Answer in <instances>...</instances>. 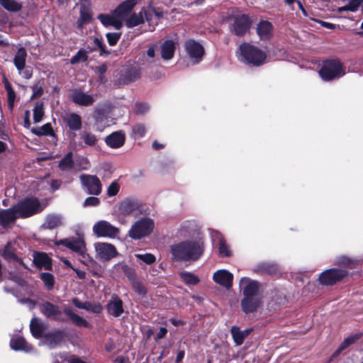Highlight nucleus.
Returning a JSON list of instances; mask_svg holds the SVG:
<instances>
[{"label": "nucleus", "mask_w": 363, "mask_h": 363, "mask_svg": "<svg viewBox=\"0 0 363 363\" xmlns=\"http://www.w3.org/2000/svg\"><path fill=\"white\" fill-rule=\"evenodd\" d=\"M204 250L201 239L185 240L171 246L172 259L177 261H196L200 258Z\"/></svg>", "instance_id": "obj_1"}, {"label": "nucleus", "mask_w": 363, "mask_h": 363, "mask_svg": "<svg viewBox=\"0 0 363 363\" xmlns=\"http://www.w3.org/2000/svg\"><path fill=\"white\" fill-rule=\"evenodd\" d=\"M162 16V12L157 11L153 8H143L138 13L130 14L125 21V25L131 28L144 23L146 21L149 26L154 28Z\"/></svg>", "instance_id": "obj_2"}, {"label": "nucleus", "mask_w": 363, "mask_h": 363, "mask_svg": "<svg viewBox=\"0 0 363 363\" xmlns=\"http://www.w3.org/2000/svg\"><path fill=\"white\" fill-rule=\"evenodd\" d=\"M240 61L253 66H260L266 62L267 54L257 46L249 43H243L239 48Z\"/></svg>", "instance_id": "obj_3"}, {"label": "nucleus", "mask_w": 363, "mask_h": 363, "mask_svg": "<svg viewBox=\"0 0 363 363\" xmlns=\"http://www.w3.org/2000/svg\"><path fill=\"white\" fill-rule=\"evenodd\" d=\"M56 245H64L72 252L77 253L83 260L82 262L88 261L89 256L86 252V246L82 235H77L76 237H70L55 242Z\"/></svg>", "instance_id": "obj_4"}, {"label": "nucleus", "mask_w": 363, "mask_h": 363, "mask_svg": "<svg viewBox=\"0 0 363 363\" xmlns=\"http://www.w3.org/2000/svg\"><path fill=\"white\" fill-rule=\"evenodd\" d=\"M155 227L154 221L149 218H143L131 226L128 236L133 240H139L149 235Z\"/></svg>", "instance_id": "obj_5"}, {"label": "nucleus", "mask_w": 363, "mask_h": 363, "mask_svg": "<svg viewBox=\"0 0 363 363\" xmlns=\"http://www.w3.org/2000/svg\"><path fill=\"white\" fill-rule=\"evenodd\" d=\"M345 73L341 63L335 60L325 61L319 70V75L324 81H330L340 78L342 77Z\"/></svg>", "instance_id": "obj_6"}, {"label": "nucleus", "mask_w": 363, "mask_h": 363, "mask_svg": "<svg viewBox=\"0 0 363 363\" xmlns=\"http://www.w3.org/2000/svg\"><path fill=\"white\" fill-rule=\"evenodd\" d=\"M14 207L20 218L30 217L41 211L43 208L39 201L35 198H26L18 203Z\"/></svg>", "instance_id": "obj_7"}, {"label": "nucleus", "mask_w": 363, "mask_h": 363, "mask_svg": "<svg viewBox=\"0 0 363 363\" xmlns=\"http://www.w3.org/2000/svg\"><path fill=\"white\" fill-rule=\"evenodd\" d=\"M347 272L340 269H329L323 272L318 277L320 284L325 286H332L338 281H340L346 275Z\"/></svg>", "instance_id": "obj_8"}, {"label": "nucleus", "mask_w": 363, "mask_h": 363, "mask_svg": "<svg viewBox=\"0 0 363 363\" xmlns=\"http://www.w3.org/2000/svg\"><path fill=\"white\" fill-rule=\"evenodd\" d=\"M93 233L97 237L113 238L118 235L119 229L109 222L101 220L93 225Z\"/></svg>", "instance_id": "obj_9"}, {"label": "nucleus", "mask_w": 363, "mask_h": 363, "mask_svg": "<svg viewBox=\"0 0 363 363\" xmlns=\"http://www.w3.org/2000/svg\"><path fill=\"white\" fill-rule=\"evenodd\" d=\"M83 189L89 194L99 195L102 186L99 179L95 175L82 174L79 177Z\"/></svg>", "instance_id": "obj_10"}, {"label": "nucleus", "mask_w": 363, "mask_h": 363, "mask_svg": "<svg viewBox=\"0 0 363 363\" xmlns=\"http://www.w3.org/2000/svg\"><path fill=\"white\" fill-rule=\"evenodd\" d=\"M185 50L193 63H199L204 55L203 46L194 40H188L184 44Z\"/></svg>", "instance_id": "obj_11"}, {"label": "nucleus", "mask_w": 363, "mask_h": 363, "mask_svg": "<svg viewBox=\"0 0 363 363\" xmlns=\"http://www.w3.org/2000/svg\"><path fill=\"white\" fill-rule=\"evenodd\" d=\"M138 0H126L118 5L113 11V15L123 23L130 16L133 9L137 4Z\"/></svg>", "instance_id": "obj_12"}, {"label": "nucleus", "mask_w": 363, "mask_h": 363, "mask_svg": "<svg viewBox=\"0 0 363 363\" xmlns=\"http://www.w3.org/2000/svg\"><path fill=\"white\" fill-rule=\"evenodd\" d=\"M239 287L244 297L259 296L258 283L248 277H242L240 280Z\"/></svg>", "instance_id": "obj_13"}, {"label": "nucleus", "mask_w": 363, "mask_h": 363, "mask_svg": "<svg viewBox=\"0 0 363 363\" xmlns=\"http://www.w3.org/2000/svg\"><path fill=\"white\" fill-rule=\"evenodd\" d=\"M94 248L96 255L100 259L108 260L116 255L115 247L109 243L96 242L94 244Z\"/></svg>", "instance_id": "obj_14"}, {"label": "nucleus", "mask_w": 363, "mask_h": 363, "mask_svg": "<svg viewBox=\"0 0 363 363\" xmlns=\"http://www.w3.org/2000/svg\"><path fill=\"white\" fill-rule=\"evenodd\" d=\"M262 304L260 296L244 297L241 300V308L245 313L257 311Z\"/></svg>", "instance_id": "obj_15"}, {"label": "nucleus", "mask_w": 363, "mask_h": 363, "mask_svg": "<svg viewBox=\"0 0 363 363\" xmlns=\"http://www.w3.org/2000/svg\"><path fill=\"white\" fill-rule=\"evenodd\" d=\"M250 26L249 18L245 15H240L235 18L231 30L237 35H242L248 30Z\"/></svg>", "instance_id": "obj_16"}, {"label": "nucleus", "mask_w": 363, "mask_h": 363, "mask_svg": "<svg viewBox=\"0 0 363 363\" xmlns=\"http://www.w3.org/2000/svg\"><path fill=\"white\" fill-rule=\"evenodd\" d=\"M211 235L213 242L218 246L219 255L222 257H229L230 250L223 235L216 230H213Z\"/></svg>", "instance_id": "obj_17"}, {"label": "nucleus", "mask_w": 363, "mask_h": 363, "mask_svg": "<svg viewBox=\"0 0 363 363\" xmlns=\"http://www.w3.org/2000/svg\"><path fill=\"white\" fill-rule=\"evenodd\" d=\"M233 279V274L226 269L218 270L213 274V279L216 283L227 289L231 287Z\"/></svg>", "instance_id": "obj_18"}, {"label": "nucleus", "mask_w": 363, "mask_h": 363, "mask_svg": "<svg viewBox=\"0 0 363 363\" xmlns=\"http://www.w3.org/2000/svg\"><path fill=\"white\" fill-rule=\"evenodd\" d=\"M63 333L62 331H55L45 334L43 340L40 342V345H47L50 348L57 347L63 340Z\"/></svg>", "instance_id": "obj_19"}, {"label": "nucleus", "mask_w": 363, "mask_h": 363, "mask_svg": "<svg viewBox=\"0 0 363 363\" xmlns=\"http://www.w3.org/2000/svg\"><path fill=\"white\" fill-rule=\"evenodd\" d=\"M10 347L15 351L31 352L33 350L31 345L28 344L23 337L18 335H13L11 337Z\"/></svg>", "instance_id": "obj_20"}, {"label": "nucleus", "mask_w": 363, "mask_h": 363, "mask_svg": "<svg viewBox=\"0 0 363 363\" xmlns=\"http://www.w3.org/2000/svg\"><path fill=\"white\" fill-rule=\"evenodd\" d=\"M125 141V135L123 131H116L105 138L106 145L111 148L122 147Z\"/></svg>", "instance_id": "obj_21"}, {"label": "nucleus", "mask_w": 363, "mask_h": 363, "mask_svg": "<svg viewBox=\"0 0 363 363\" xmlns=\"http://www.w3.org/2000/svg\"><path fill=\"white\" fill-rule=\"evenodd\" d=\"M98 138L94 133L83 130L79 133L78 146L81 148L94 147L98 143Z\"/></svg>", "instance_id": "obj_22"}, {"label": "nucleus", "mask_w": 363, "mask_h": 363, "mask_svg": "<svg viewBox=\"0 0 363 363\" xmlns=\"http://www.w3.org/2000/svg\"><path fill=\"white\" fill-rule=\"evenodd\" d=\"M72 100L77 104L80 106H90L94 101V96L87 94L80 90H74L71 94Z\"/></svg>", "instance_id": "obj_23"}, {"label": "nucleus", "mask_w": 363, "mask_h": 363, "mask_svg": "<svg viewBox=\"0 0 363 363\" xmlns=\"http://www.w3.org/2000/svg\"><path fill=\"white\" fill-rule=\"evenodd\" d=\"M14 206L9 209L0 211V225L4 228L9 226L16 219L20 218Z\"/></svg>", "instance_id": "obj_24"}, {"label": "nucleus", "mask_w": 363, "mask_h": 363, "mask_svg": "<svg viewBox=\"0 0 363 363\" xmlns=\"http://www.w3.org/2000/svg\"><path fill=\"white\" fill-rule=\"evenodd\" d=\"M40 311L43 315L49 318L58 320L59 316L61 315V311L58 306L48 301L43 302L40 305Z\"/></svg>", "instance_id": "obj_25"}, {"label": "nucleus", "mask_w": 363, "mask_h": 363, "mask_svg": "<svg viewBox=\"0 0 363 363\" xmlns=\"http://www.w3.org/2000/svg\"><path fill=\"white\" fill-rule=\"evenodd\" d=\"M139 203L137 201L133 199H125L123 201L119 206L121 213L125 216L132 215L139 210Z\"/></svg>", "instance_id": "obj_26"}, {"label": "nucleus", "mask_w": 363, "mask_h": 363, "mask_svg": "<svg viewBox=\"0 0 363 363\" xmlns=\"http://www.w3.org/2000/svg\"><path fill=\"white\" fill-rule=\"evenodd\" d=\"M33 262L35 266L40 269L49 270L52 267L51 259L44 252H35Z\"/></svg>", "instance_id": "obj_27"}, {"label": "nucleus", "mask_w": 363, "mask_h": 363, "mask_svg": "<svg viewBox=\"0 0 363 363\" xmlns=\"http://www.w3.org/2000/svg\"><path fill=\"white\" fill-rule=\"evenodd\" d=\"M273 26L267 21H260L257 26V33L261 40L269 39L272 34Z\"/></svg>", "instance_id": "obj_28"}, {"label": "nucleus", "mask_w": 363, "mask_h": 363, "mask_svg": "<svg viewBox=\"0 0 363 363\" xmlns=\"http://www.w3.org/2000/svg\"><path fill=\"white\" fill-rule=\"evenodd\" d=\"M64 218L61 214L52 213L46 216L45 221L43 226L48 229H54L62 225Z\"/></svg>", "instance_id": "obj_29"}, {"label": "nucleus", "mask_w": 363, "mask_h": 363, "mask_svg": "<svg viewBox=\"0 0 363 363\" xmlns=\"http://www.w3.org/2000/svg\"><path fill=\"white\" fill-rule=\"evenodd\" d=\"M252 330V328H248L244 330H240L239 327L233 326L230 329V333L235 345L237 346L241 345L243 343L244 340L250 335Z\"/></svg>", "instance_id": "obj_30"}, {"label": "nucleus", "mask_w": 363, "mask_h": 363, "mask_svg": "<svg viewBox=\"0 0 363 363\" xmlns=\"http://www.w3.org/2000/svg\"><path fill=\"white\" fill-rule=\"evenodd\" d=\"M72 303L77 308L84 309L87 311L99 313L102 311V307L99 303H92L89 301L81 302L77 298L72 299Z\"/></svg>", "instance_id": "obj_31"}, {"label": "nucleus", "mask_w": 363, "mask_h": 363, "mask_svg": "<svg viewBox=\"0 0 363 363\" xmlns=\"http://www.w3.org/2000/svg\"><path fill=\"white\" fill-rule=\"evenodd\" d=\"M101 23L106 26H113L116 30H120L122 28V23L116 16L113 15V12L110 15L100 14L98 16Z\"/></svg>", "instance_id": "obj_32"}, {"label": "nucleus", "mask_w": 363, "mask_h": 363, "mask_svg": "<svg viewBox=\"0 0 363 363\" xmlns=\"http://www.w3.org/2000/svg\"><path fill=\"white\" fill-rule=\"evenodd\" d=\"M107 310L109 314L118 317L123 312V302L118 297L113 298L107 305Z\"/></svg>", "instance_id": "obj_33"}, {"label": "nucleus", "mask_w": 363, "mask_h": 363, "mask_svg": "<svg viewBox=\"0 0 363 363\" xmlns=\"http://www.w3.org/2000/svg\"><path fill=\"white\" fill-rule=\"evenodd\" d=\"M30 330L34 337L40 338L43 337V333L45 330V325L38 318H33L30 323Z\"/></svg>", "instance_id": "obj_34"}, {"label": "nucleus", "mask_w": 363, "mask_h": 363, "mask_svg": "<svg viewBox=\"0 0 363 363\" xmlns=\"http://www.w3.org/2000/svg\"><path fill=\"white\" fill-rule=\"evenodd\" d=\"M26 57V50L23 48H18L14 57L13 62L19 74H21V71L25 68Z\"/></svg>", "instance_id": "obj_35"}, {"label": "nucleus", "mask_w": 363, "mask_h": 363, "mask_svg": "<svg viewBox=\"0 0 363 363\" xmlns=\"http://www.w3.org/2000/svg\"><path fill=\"white\" fill-rule=\"evenodd\" d=\"M140 77V69L135 67L128 68L124 74L122 75L121 81L123 84H128Z\"/></svg>", "instance_id": "obj_36"}, {"label": "nucleus", "mask_w": 363, "mask_h": 363, "mask_svg": "<svg viewBox=\"0 0 363 363\" xmlns=\"http://www.w3.org/2000/svg\"><path fill=\"white\" fill-rule=\"evenodd\" d=\"M175 51V43L172 40H166L161 47V55L165 60L172 58Z\"/></svg>", "instance_id": "obj_37"}, {"label": "nucleus", "mask_w": 363, "mask_h": 363, "mask_svg": "<svg viewBox=\"0 0 363 363\" xmlns=\"http://www.w3.org/2000/svg\"><path fill=\"white\" fill-rule=\"evenodd\" d=\"M94 117L96 123L101 125H108L110 121L109 111L106 109H96L94 112Z\"/></svg>", "instance_id": "obj_38"}, {"label": "nucleus", "mask_w": 363, "mask_h": 363, "mask_svg": "<svg viewBox=\"0 0 363 363\" xmlns=\"http://www.w3.org/2000/svg\"><path fill=\"white\" fill-rule=\"evenodd\" d=\"M66 123L72 130H78L82 128V120L79 115L71 113L67 116Z\"/></svg>", "instance_id": "obj_39"}, {"label": "nucleus", "mask_w": 363, "mask_h": 363, "mask_svg": "<svg viewBox=\"0 0 363 363\" xmlns=\"http://www.w3.org/2000/svg\"><path fill=\"white\" fill-rule=\"evenodd\" d=\"M360 336L361 335L359 334H355L345 338L343 342L340 345L338 349L333 353L332 357L335 358L337 356H338L342 350H344L350 345L353 344L356 340L359 339Z\"/></svg>", "instance_id": "obj_40"}, {"label": "nucleus", "mask_w": 363, "mask_h": 363, "mask_svg": "<svg viewBox=\"0 0 363 363\" xmlns=\"http://www.w3.org/2000/svg\"><path fill=\"white\" fill-rule=\"evenodd\" d=\"M0 5L11 12L19 11L22 8L21 3L16 0H0Z\"/></svg>", "instance_id": "obj_41"}, {"label": "nucleus", "mask_w": 363, "mask_h": 363, "mask_svg": "<svg viewBox=\"0 0 363 363\" xmlns=\"http://www.w3.org/2000/svg\"><path fill=\"white\" fill-rule=\"evenodd\" d=\"M194 227L195 225L194 222L185 221L181 225L178 230L177 235L183 238L188 237L191 235V232L194 230Z\"/></svg>", "instance_id": "obj_42"}, {"label": "nucleus", "mask_w": 363, "mask_h": 363, "mask_svg": "<svg viewBox=\"0 0 363 363\" xmlns=\"http://www.w3.org/2000/svg\"><path fill=\"white\" fill-rule=\"evenodd\" d=\"M181 279L187 285H196L199 282V278L195 274L189 272L179 273Z\"/></svg>", "instance_id": "obj_43"}, {"label": "nucleus", "mask_w": 363, "mask_h": 363, "mask_svg": "<svg viewBox=\"0 0 363 363\" xmlns=\"http://www.w3.org/2000/svg\"><path fill=\"white\" fill-rule=\"evenodd\" d=\"M360 6V1L359 0H349V3L341 7H338L335 11L337 13H341L343 11H350V12H355L357 11Z\"/></svg>", "instance_id": "obj_44"}, {"label": "nucleus", "mask_w": 363, "mask_h": 363, "mask_svg": "<svg viewBox=\"0 0 363 363\" xmlns=\"http://www.w3.org/2000/svg\"><path fill=\"white\" fill-rule=\"evenodd\" d=\"M360 6V1L359 0H349V3L341 7H338L335 11L337 13H341L343 11H350V12H355L357 11Z\"/></svg>", "instance_id": "obj_45"}, {"label": "nucleus", "mask_w": 363, "mask_h": 363, "mask_svg": "<svg viewBox=\"0 0 363 363\" xmlns=\"http://www.w3.org/2000/svg\"><path fill=\"white\" fill-rule=\"evenodd\" d=\"M5 88L7 92L8 107L10 110H12L14 107V103L16 96V93L8 82H6L5 83Z\"/></svg>", "instance_id": "obj_46"}, {"label": "nucleus", "mask_w": 363, "mask_h": 363, "mask_svg": "<svg viewBox=\"0 0 363 363\" xmlns=\"http://www.w3.org/2000/svg\"><path fill=\"white\" fill-rule=\"evenodd\" d=\"M40 277L48 290L50 291L53 288L55 284V278L52 274L48 272H43L40 274Z\"/></svg>", "instance_id": "obj_47"}, {"label": "nucleus", "mask_w": 363, "mask_h": 363, "mask_svg": "<svg viewBox=\"0 0 363 363\" xmlns=\"http://www.w3.org/2000/svg\"><path fill=\"white\" fill-rule=\"evenodd\" d=\"M44 116V108L42 103H37L33 108V120L35 123L42 121Z\"/></svg>", "instance_id": "obj_48"}, {"label": "nucleus", "mask_w": 363, "mask_h": 363, "mask_svg": "<svg viewBox=\"0 0 363 363\" xmlns=\"http://www.w3.org/2000/svg\"><path fill=\"white\" fill-rule=\"evenodd\" d=\"M32 133L36 135H52V129L50 123H46L38 128L32 130Z\"/></svg>", "instance_id": "obj_49"}, {"label": "nucleus", "mask_w": 363, "mask_h": 363, "mask_svg": "<svg viewBox=\"0 0 363 363\" xmlns=\"http://www.w3.org/2000/svg\"><path fill=\"white\" fill-rule=\"evenodd\" d=\"M73 160L72 152H68L60 162L59 167L62 170H67L72 167Z\"/></svg>", "instance_id": "obj_50"}, {"label": "nucleus", "mask_w": 363, "mask_h": 363, "mask_svg": "<svg viewBox=\"0 0 363 363\" xmlns=\"http://www.w3.org/2000/svg\"><path fill=\"white\" fill-rule=\"evenodd\" d=\"M87 58L88 55L86 51L84 50H79L77 53L71 58L70 63L75 65L83 62H85Z\"/></svg>", "instance_id": "obj_51"}, {"label": "nucleus", "mask_w": 363, "mask_h": 363, "mask_svg": "<svg viewBox=\"0 0 363 363\" xmlns=\"http://www.w3.org/2000/svg\"><path fill=\"white\" fill-rule=\"evenodd\" d=\"M135 257L147 264H152L155 262L156 257L151 253L135 254Z\"/></svg>", "instance_id": "obj_52"}, {"label": "nucleus", "mask_w": 363, "mask_h": 363, "mask_svg": "<svg viewBox=\"0 0 363 363\" xmlns=\"http://www.w3.org/2000/svg\"><path fill=\"white\" fill-rule=\"evenodd\" d=\"M120 188V184L117 180L112 182L107 188V195L109 197L116 196L118 193Z\"/></svg>", "instance_id": "obj_53"}, {"label": "nucleus", "mask_w": 363, "mask_h": 363, "mask_svg": "<svg viewBox=\"0 0 363 363\" xmlns=\"http://www.w3.org/2000/svg\"><path fill=\"white\" fill-rule=\"evenodd\" d=\"M146 133V128L143 124H136L133 128V135L135 138H143Z\"/></svg>", "instance_id": "obj_54"}, {"label": "nucleus", "mask_w": 363, "mask_h": 363, "mask_svg": "<svg viewBox=\"0 0 363 363\" xmlns=\"http://www.w3.org/2000/svg\"><path fill=\"white\" fill-rule=\"evenodd\" d=\"M90 20H91L90 14L86 11H82L80 12V16L77 21L78 28H82L83 25L86 23L89 22Z\"/></svg>", "instance_id": "obj_55"}, {"label": "nucleus", "mask_w": 363, "mask_h": 363, "mask_svg": "<svg viewBox=\"0 0 363 363\" xmlns=\"http://www.w3.org/2000/svg\"><path fill=\"white\" fill-rule=\"evenodd\" d=\"M3 256L5 259L9 260L15 259L16 257L13 253V249L10 242L5 246V248L3 251Z\"/></svg>", "instance_id": "obj_56"}, {"label": "nucleus", "mask_w": 363, "mask_h": 363, "mask_svg": "<svg viewBox=\"0 0 363 363\" xmlns=\"http://www.w3.org/2000/svg\"><path fill=\"white\" fill-rule=\"evenodd\" d=\"M121 35V33H106V38L108 44L111 46L115 45L118 41Z\"/></svg>", "instance_id": "obj_57"}, {"label": "nucleus", "mask_w": 363, "mask_h": 363, "mask_svg": "<svg viewBox=\"0 0 363 363\" xmlns=\"http://www.w3.org/2000/svg\"><path fill=\"white\" fill-rule=\"evenodd\" d=\"M71 320L74 324L79 327L87 328L89 325V323L85 319L77 314L73 315V318L71 319Z\"/></svg>", "instance_id": "obj_58"}, {"label": "nucleus", "mask_w": 363, "mask_h": 363, "mask_svg": "<svg viewBox=\"0 0 363 363\" xmlns=\"http://www.w3.org/2000/svg\"><path fill=\"white\" fill-rule=\"evenodd\" d=\"M150 107L145 103H137L135 105V111L138 114H144L148 111Z\"/></svg>", "instance_id": "obj_59"}, {"label": "nucleus", "mask_w": 363, "mask_h": 363, "mask_svg": "<svg viewBox=\"0 0 363 363\" xmlns=\"http://www.w3.org/2000/svg\"><path fill=\"white\" fill-rule=\"evenodd\" d=\"M99 203H100V200L98 198L91 196V197H88L85 199V201H84L83 206L84 207L97 206L99 205Z\"/></svg>", "instance_id": "obj_60"}, {"label": "nucleus", "mask_w": 363, "mask_h": 363, "mask_svg": "<svg viewBox=\"0 0 363 363\" xmlns=\"http://www.w3.org/2000/svg\"><path fill=\"white\" fill-rule=\"evenodd\" d=\"M132 285L133 289L139 294L143 295L146 294V289L140 282L134 280L133 281Z\"/></svg>", "instance_id": "obj_61"}, {"label": "nucleus", "mask_w": 363, "mask_h": 363, "mask_svg": "<svg viewBox=\"0 0 363 363\" xmlns=\"http://www.w3.org/2000/svg\"><path fill=\"white\" fill-rule=\"evenodd\" d=\"M339 263L348 267H352L353 262L346 257H342L339 259Z\"/></svg>", "instance_id": "obj_62"}, {"label": "nucleus", "mask_w": 363, "mask_h": 363, "mask_svg": "<svg viewBox=\"0 0 363 363\" xmlns=\"http://www.w3.org/2000/svg\"><path fill=\"white\" fill-rule=\"evenodd\" d=\"M11 279H13L15 282H16L18 285L23 286L26 281L23 279H22L20 276L18 275H13V274H11Z\"/></svg>", "instance_id": "obj_63"}, {"label": "nucleus", "mask_w": 363, "mask_h": 363, "mask_svg": "<svg viewBox=\"0 0 363 363\" xmlns=\"http://www.w3.org/2000/svg\"><path fill=\"white\" fill-rule=\"evenodd\" d=\"M20 74L28 79L32 77V70L30 68H24Z\"/></svg>", "instance_id": "obj_64"}]
</instances>
